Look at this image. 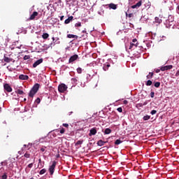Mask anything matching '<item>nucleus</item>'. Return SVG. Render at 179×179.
Returning <instances> with one entry per match:
<instances>
[{
  "mask_svg": "<svg viewBox=\"0 0 179 179\" xmlns=\"http://www.w3.org/2000/svg\"><path fill=\"white\" fill-rule=\"evenodd\" d=\"M156 113H157V111L156 110H152L151 112H150V114H152V115H155V114H156Z\"/></svg>",
  "mask_w": 179,
  "mask_h": 179,
  "instance_id": "obj_37",
  "label": "nucleus"
},
{
  "mask_svg": "<svg viewBox=\"0 0 179 179\" xmlns=\"http://www.w3.org/2000/svg\"><path fill=\"white\" fill-rule=\"evenodd\" d=\"M39 163H41V159H39Z\"/></svg>",
  "mask_w": 179,
  "mask_h": 179,
  "instance_id": "obj_59",
  "label": "nucleus"
},
{
  "mask_svg": "<svg viewBox=\"0 0 179 179\" xmlns=\"http://www.w3.org/2000/svg\"><path fill=\"white\" fill-rule=\"evenodd\" d=\"M150 97H152V99H153V97H155V92H150Z\"/></svg>",
  "mask_w": 179,
  "mask_h": 179,
  "instance_id": "obj_41",
  "label": "nucleus"
},
{
  "mask_svg": "<svg viewBox=\"0 0 179 179\" xmlns=\"http://www.w3.org/2000/svg\"><path fill=\"white\" fill-rule=\"evenodd\" d=\"M28 167H29V169H31V167H33V163L29 164L28 165Z\"/></svg>",
  "mask_w": 179,
  "mask_h": 179,
  "instance_id": "obj_47",
  "label": "nucleus"
},
{
  "mask_svg": "<svg viewBox=\"0 0 179 179\" xmlns=\"http://www.w3.org/2000/svg\"><path fill=\"white\" fill-rule=\"evenodd\" d=\"M152 83H153L152 82V80H148L146 82L145 85H146V86H152Z\"/></svg>",
  "mask_w": 179,
  "mask_h": 179,
  "instance_id": "obj_26",
  "label": "nucleus"
},
{
  "mask_svg": "<svg viewBox=\"0 0 179 179\" xmlns=\"http://www.w3.org/2000/svg\"><path fill=\"white\" fill-rule=\"evenodd\" d=\"M73 112H69V115H71V114H73Z\"/></svg>",
  "mask_w": 179,
  "mask_h": 179,
  "instance_id": "obj_53",
  "label": "nucleus"
},
{
  "mask_svg": "<svg viewBox=\"0 0 179 179\" xmlns=\"http://www.w3.org/2000/svg\"><path fill=\"white\" fill-rule=\"evenodd\" d=\"M136 41H137L136 38H134V39H133V41H132V42L134 43V44H135V43H136Z\"/></svg>",
  "mask_w": 179,
  "mask_h": 179,
  "instance_id": "obj_48",
  "label": "nucleus"
},
{
  "mask_svg": "<svg viewBox=\"0 0 179 179\" xmlns=\"http://www.w3.org/2000/svg\"><path fill=\"white\" fill-rule=\"evenodd\" d=\"M77 73H79V74L82 73V68L78 67L77 69Z\"/></svg>",
  "mask_w": 179,
  "mask_h": 179,
  "instance_id": "obj_32",
  "label": "nucleus"
},
{
  "mask_svg": "<svg viewBox=\"0 0 179 179\" xmlns=\"http://www.w3.org/2000/svg\"><path fill=\"white\" fill-rule=\"evenodd\" d=\"M45 173H47V169H43L40 171L39 174L40 176H43V174H45Z\"/></svg>",
  "mask_w": 179,
  "mask_h": 179,
  "instance_id": "obj_21",
  "label": "nucleus"
},
{
  "mask_svg": "<svg viewBox=\"0 0 179 179\" xmlns=\"http://www.w3.org/2000/svg\"><path fill=\"white\" fill-rule=\"evenodd\" d=\"M19 79L20 80H29V76L21 74L19 76Z\"/></svg>",
  "mask_w": 179,
  "mask_h": 179,
  "instance_id": "obj_9",
  "label": "nucleus"
},
{
  "mask_svg": "<svg viewBox=\"0 0 179 179\" xmlns=\"http://www.w3.org/2000/svg\"><path fill=\"white\" fill-rule=\"evenodd\" d=\"M138 7L136 6V4H135V5H133L132 6H131V8L132 9H136V8H138Z\"/></svg>",
  "mask_w": 179,
  "mask_h": 179,
  "instance_id": "obj_43",
  "label": "nucleus"
},
{
  "mask_svg": "<svg viewBox=\"0 0 179 179\" xmlns=\"http://www.w3.org/2000/svg\"><path fill=\"white\" fill-rule=\"evenodd\" d=\"M48 37H50V34H48L47 33H44L42 35V38H43V40H47V38H48Z\"/></svg>",
  "mask_w": 179,
  "mask_h": 179,
  "instance_id": "obj_17",
  "label": "nucleus"
},
{
  "mask_svg": "<svg viewBox=\"0 0 179 179\" xmlns=\"http://www.w3.org/2000/svg\"><path fill=\"white\" fill-rule=\"evenodd\" d=\"M60 20H64V15H62V17H60Z\"/></svg>",
  "mask_w": 179,
  "mask_h": 179,
  "instance_id": "obj_52",
  "label": "nucleus"
},
{
  "mask_svg": "<svg viewBox=\"0 0 179 179\" xmlns=\"http://www.w3.org/2000/svg\"><path fill=\"white\" fill-rule=\"evenodd\" d=\"M176 76H179V71H178L176 73Z\"/></svg>",
  "mask_w": 179,
  "mask_h": 179,
  "instance_id": "obj_51",
  "label": "nucleus"
},
{
  "mask_svg": "<svg viewBox=\"0 0 179 179\" xmlns=\"http://www.w3.org/2000/svg\"><path fill=\"white\" fill-rule=\"evenodd\" d=\"M4 90H6L8 93H10L12 92V87L9 85V84L6 83L3 85Z\"/></svg>",
  "mask_w": 179,
  "mask_h": 179,
  "instance_id": "obj_4",
  "label": "nucleus"
},
{
  "mask_svg": "<svg viewBox=\"0 0 179 179\" xmlns=\"http://www.w3.org/2000/svg\"><path fill=\"white\" fill-rule=\"evenodd\" d=\"M108 7L110 9H113L114 10H115V9H117V4L111 3L108 4Z\"/></svg>",
  "mask_w": 179,
  "mask_h": 179,
  "instance_id": "obj_13",
  "label": "nucleus"
},
{
  "mask_svg": "<svg viewBox=\"0 0 179 179\" xmlns=\"http://www.w3.org/2000/svg\"><path fill=\"white\" fill-rule=\"evenodd\" d=\"M137 8H140V6H142V1H139L138 3H136Z\"/></svg>",
  "mask_w": 179,
  "mask_h": 179,
  "instance_id": "obj_29",
  "label": "nucleus"
},
{
  "mask_svg": "<svg viewBox=\"0 0 179 179\" xmlns=\"http://www.w3.org/2000/svg\"><path fill=\"white\" fill-rule=\"evenodd\" d=\"M117 110L119 113H122V107L117 108Z\"/></svg>",
  "mask_w": 179,
  "mask_h": 179,
  "instance_id": "obj_40",
  "label": "nucleus"
},
{
  "mask_svg": "<svg viewBox=\"0 0 179 179\" xmlns=\"http://www.w3.org/2000/svg\"><path fill=\"white\" fill-rule=\"evenodd\" d=\"M3 60H4V62H8V63L12 62V59H10L8 57H4Z\"/></svg>",
  "mask_w": 179,
  "mask_h": 179,
  "instance_id": "obj_20",
  "label": "nucleus"
},
{
  "mask_svg": "<svg viewBox=\"0 0 179 179\" xmlns=\"http://www.w3.org/2000/svg\"><path fill=\"white\" fill-rule=\"evenodd\" d=\"M154 86L155 87H160V82H156Z\"/></svg>",
  "mask_w": 179,
  "mask_h": 179,
  "instance_id": "obj_30",
  "label": "nucleus"
},
{
  "mask_svg": "<svg viewBox=\"0 0 179 179\" xmlns=\"http://www.w3.org/2000/svg\"><path fill=\"white\" fill-rule=\"evenodd\" d=\"M155 23H162V19L159 18L158 17H155Z\"/></svg>",
  "mask_w": 179,
  "mask_h": 179,
  "instance_id": "obj_24",
  "label": "nucleus"
},
{
  "mask_svg": "<svg viewBox=\"0 0 179 179\" xmlns=\"http://www.w3.org/2000/svg\"><path fill=\"white\" fill-rule=\"evenodd\" d=\"M57 166V162L53 161L52 165L49 167V172L50 176H52L54 174V171H55V167Z\"/></svg>",
  "mask_w": 179,
  "mask_h": 179,
  "instance_id": "obj_2",
  "label": "nucleus"
},
{
  "mask_svg": "<svg viewBox=\"0 0 179 179\" xmlns=\"http://www.w3.org/2000/svg\"><path fill=\"white\" fill-rule=\"evenodd\" d=\"M82 143H83V141H78L76 142V145H82Z\"/></svg>",
  "mask_w": 179,
  "mask_h": 179,
  "instance_id": "obj_39",
  "label": "nucleus"
},
{
  "mask_svg": "<svg viewBox=\"0 0 179 179\" xmlns=\"http://www.w3.org/2000/svg\"><path fill=\"white\" fill-rule=\"evenodd\" d=\"M110 66V64L104 65L103 67V71H108V68Z\"/></svg>",
  "mask_w": 179,
  "mask_h": 179,
  "instance_id": "obj_22",
  "label": "nucleus"
},
{
  "mask_svg": "<svg viewBox=\"0 0 179 179\" xmlns=\"http://www.w3.org/2000/svg\"><path fill=\"white\" fill-rule=\"evenodd\" d=\"M123 103H124V104H128V101L124 100V101H123Z\"/></svg>",
  "mask_w": 179,
  "mask_h": 179,
  "instance_id": "obj_49",
  "label": "nucleus"
},
{
  "mask_svg": "<svg viewBox=\"0 0 179 179\" xmlns=\"http://www.w3.org/2000/svg\"><path fill=\"white\" fill-rule=\"evenodd\" d=\"M78 58H79V56L78 55H74L71 56L69 59V64H72L73 62H75V61H76Z\"/></svg>",
  "mask_w": 179,
  "mask_h": 179,
  "instance_id": "obj_3",
  "label": "nucleus"
},
{
  "mask_svg": "<svg viewBox=\"0 0 179 179\" xmlns=\"http://www.w3.org/2000/svg\"><path fill=\"white\" fill-rule=\"evenodd\" d=\"M40 64H43V59H39L33 64V68H37Z\"/></svg>",
  "mask_w": 179,
  "mask_h": 179,
  "instance_id": "obj_6",
  "label": "nucleus"
},
{
  "mask_svg": "<svg viewBox=\"0 0 179 179\" xmlns=\"http://www.w3.org/2000/svg\"><path fill=\"white\" fill-rule=\"evenodd\" d=\"M62 125L63 127H65V128H68V127H69V124L66 123H64Z\"/></svg>",
  "mask_w": 179,
  "mask_h": 179,
  "instance_id": "obj_44",
  "label": "nucleus"
},
{
  "mask_svg": "<svg viewBox=\"0 0 179 179\" xmlns=\"http://www.w3.org/2000/svg\"><path fill=\"white\" fill-rule=\"evenodd\" d=\"M30 179H34V178H31Z\"/></svg>",
  "mask_w": 179,
  "mask_h": 179,
  "instance_id": "obj_60",
  "label": "nucleus"
},
{
  "mask_svg": "<svg viewBox=\"0 0 179 179\" xmlns=\"http://www.w3.org/2000/svg\"><path fill=\"white\" fill-rule=\"evenodd\" d=\"M38 89H40V84L36 83L33 86L31 90H34L37 93L38 92Z\"/></svg>",
  "mask_w": 179,
  "mask_h": 179,
  "instance_id": "obj_10",
  "label": "nucleus"
},
{
  "mask_svg": "<svg viewBox=\"0 0 179 179\" xmlns=\"http://www.w3.org/2000/svg\"><path fill=\"white\" fill-rule=\"evenodd\" d=\"M37 93L36 91H34L33 90H31L29 94V97H34V95Z\"/></svg>",
  "mask_w": 179,
  "mask_h": 179,
  "instance_id": "obj_15",
  "label": "nucleus"
},
{
  "mask_svg": "<svg viewBox=\"0 0 179 179\" xmlns=\"http://www.w3.org/2000/svg\"><path fill=\"white\" fill-rule=\"evenodd\" d=\"M36 16H38V13L37 11H34L31 16L29 17V18L28 19V20H34V19H36Z\"/></svg>",
  "mask_w": 179,
  "mask_h": 179,
  "instance_id": "obj_5",
  "label": "nucleus"
},
{
  "mask_svg": "<svg viewBox=\"0 0 179 179\" xmlns=\"http://www.w3.org/2000/svg\"><path fill=\"white\" fill-rule=\"evenodd\" d=\"M128 17H134V13H129Z\"/></svg>",
  "mask_w": 179,
  "mask_h": 179,
  "instance_id": "obj_45",
  "label": "nucleus"
},
{
  "mask_svg": "<svg viewBox=\"0 0 179 179\" xmlns=\"http://www.w3.org/2000/svg\"><path fill=\"white\" fill-rule=\"evenodd\" d=\"M52 41H55V38H54V37H52Z\"/></svg>",
  "mask_w": 179,
  "mask_h": 179,
  "instance_id": "obj_54",
  "label": "nucleus"
},
{
  "mask_svg": "<svg viewBox=\"0 0 179 179\" xmlns=\"http://www.w3.org/2000/svg\"><path fill=\"white\" fill-rule=\"evenodd\" d=\"M73 20V16H70L64 21L65 24H69Z\"/></svg>",
  "mask_w": 179,
  "mask_h": 179,
  "instance_id": "obj_11",
  "label": "nucleus"
},
{
  "mask_svg": "<svg viewBox=\"0 0 179 179\" xmlns=\"http://www.w3.org/2000/svg\"><path fill=\"white\" fill-rule=\"evenodd\" d=\"M83 34L86 33V30H83Z\"/></svg>",
  "mask_w": 179,
  "mask_h": 179,
  "instance_id": "obj_55",
  "label": "nucleus"
},
{
  "mask_svg": "<svg viewBox=\"0 0 179 179\" xmlns=\"http://www.w3.org/2000/svg\"><path fill=\"white\" fill-rule=\"evenodd\" d=\"M60 134H65V129L64 128H62L59 131Z\"/></svg>",
  "mask_w": 179,
  "mask_h": 179,
  "instance_id": "obj_35",
  "label": "nucleus"
},
{
  "mask_svg": "<svg viewBox=\"0 0 179 179\" xmlns=\"http://www.w3.org/2000/svg\"><path fill=\"white\" fill-rule=\"evenodd\" d=\"M17 94H24V92H23V90H17Z\"/></svg>",
  "mask_w": 179,
  "mask_h": 179,
  "instance_id": "obj_34",
  "label": "nucleus"
},
{
  "mask_svg": "<svg viewBox=\"0 0 179 179\" xmlns=\"http://www.w3.org/2000/svg\"><path fill=\"white\" fill-rule=\"evenodd\" d=\"M24 157H26L27 159H29L30 157V154H29L28 152H26L24 155Z\"/></svg>",
  "mask_w": 179,
  "mask_h": 179,
  "instance_id": "obj_33",
  "label": "nucleus"
},
{
  "mask_svg": "<svg viewBox=\"0 0 179 179\" xmlns=\"http://www.w3.org/2000/svg\"><path fill=\"white\" fill-rule=\"evenodd\" d=\"M136 47H138V43H131L129 48V50H135V48H136Z\"/></svg>",
  "mask_w": 179,
  "mask_h": 179,
  "instance_id": "obj_12",
  "label": "nucleus"
},
{
  "mask_svg": "<svg viewBox=\"0 0 179 179\" xmlns=\"http://www.w3.org/2000/svg\"><path fill=\"white\" fill-rule=\"evenodd\" d=\"M41 150L42 152H45V148H41Z\"/></svg>",
  "mask_w": 179,
  "mask_h": 179,
  "instance_id": "obj_50",
  "label": "nucleus"
},
{
  "mask_svg": "<svg viewBox=\"0 0 179 179\" xmlns=\"http://www.w3.org/2000/svg\"><path fill=\"white\" fill-rule=\"evenodd\" d=\"M26 100H27L26 98H24V101H26Z\"/></svg>",
  "mask_w": 179,
  "mask_h": 179,
  "instance_id": "obj_58",
  "label": "nucleus"
},
{
  "mask_svg": "<svg viewBox=\"0 0 179 179\" xmlns=\"http://www.w3.org/2000/svg\"><path fill=\"white\" fill-rule=\"evenodd\" d=\"M0 179H8V173H4L3 176H1Z\"/></svg>",
  "mask_w": 179,
  "mask_h": 179,
  "instance_id": "obj_23",
  "label": "nucleus"
},
{
  "mask_svg": "<svg viewBox=\"0 0 179 179\" xmlns=\"http://www.w3.org/2000/svg\"><path fill=\"white\" fill-rule=\"evenodd\" d=\"M128 15H129L128 13H126V16H127V17H128Z\"/></svg>",
  "mask_w": 179,
  "mask_h": 179,
  "instance_id": "obj_57",
  "label": "nucleus"
},
{
  "mask_svg": "<svg viewBox=\"0 0 179 179\" xmlns=\"http://www.w3.org/2000/svg\"><path fill=\"white\" fill-rule=\"evenodd\" d=\"M160 71H162L161 69H155L156 73H159V72H160Z\"/></svg>",
  "mask_w": 179,
  "mask_h": 179,
  "instance_id": "obj_46",
  "label": "nucleus"
},
{
  "mask_svg": "<svg viewBox=\"0 0 179 179\" xmlns=\"http://www.w3.org/2000/svg\"><path fill=\"white\" fill-rule=\"evenodd\" d=\"M112 131L110 128H106L104 131V134L105 135H110L111 134Z\"/></svg>",
  "mask_w": 179,
  "mask_h": 179,
  "instance_id": "obj_16",
  "label": "nucleus"
},
{
  "mask_svg": "<svg viewBox=\"0 0 179 179\" xmlns=\"http://www.w3.org/2000/svg\"><path fill=\"white\" fill-rule=\"evenodd\" d=\"M143 121H148V120H150V115H145L143 117Z\"/></svg>",
  "mask_w": 179,
  "mask_h": 179,
  "instance_id": "obj_25",
  "label": "nucleus"
},
{
  "mask_svg": "<svg viewBox=\"0 0 179 179\" xmlns=\"http://www.w3.org/2000/svg\"><path fill=\"white\" fill-rule=\"evenodd\" d=\"M145 105H146V103H144V104L138 103V104H137V106L138 107H143V106H145Z\"/></svg>",
  "mask_w": 179,
  "mask_h": 179,
  "instance_id": "obj_42",
  "label": "nucleus"
},
{
  "mask_svg": "<svg viewBox=\"0 0 179 179\" xmlns=\"http://www.w3.org/2000/svg\"><path fill=\"white\" fill-rule=\"evenodd\" d=\"M67 90L68 86H66V85L64 83L60 84L58 87V91L59 92V93H64V92H66Z\"/></svg>",
  "mask_w": 179,
  "mask_h": 179,
  "instance_id": "obj_1",
  "label": "nucleus"
},
{
  "mask_svg": "<svg viewBox=\"0 0 179 179\" xmlns=\"http://www.w3.org/2000/svg\"><path fill=\"white\" fill-rule=\"evenodd\" d=\"M68 38H78V36L73 34H68Z\"/></svg>",
  "mask_w": 179,
  "mask_h": 179,
  "instance_id": "obj_19",
  "label": "nucleus"
},
{
  "mask_svg": "<svg viewBox=\"0 0 179 179\" xmlns=\"http://www.w3.org/2000/svg\"><path fill=\"white\" fill-rule=\"evenodd\" d=\"M155 73L153 72H150L149 75L146 76L147 79H152L153 78Z\"/></svg>",
  "mask_w": 179,
  "mask_h": 179,
  "instance_id": "obj_18",
  "label": "nucleus"
},
{
  "mask_svg": "<svg viewBox=\"0 0 179 179\" xmlns=\"http://www.w3.org/2000/svg\"><path fill=\"white\" fill-rule=\"evenodd\" d=\"M120 143H122V141L120 139H117L115 141V145H120Z\"/></svg>",
  "mask_w": 179,
  "mask_h": 179,
  "instance_id": "obj_28",
  "label": "nucleus"
},
{
  "mask_svg": "<svg viewBox=\"0 0 179 179\" xmlns=\"http://www.w3.org/2000/svg\"><path fill=\"white\" fill-rule=\"evenodd\" d=\"M24 61H26V60H27V59H30V57H29V55H25V56L24 57Z\"/></svg>",
  "mask_w": 179,
  "mask_h": 179,
  "instance_id": "obj_38",
  "label": "nucleus"
},
{
  "mask_svg": "<svg viewBox=\"0 0 179 179\" xmlns=\"http://www.w3.org/2000/svg\"><path fill=\"white\" fill-rule=\"evenodd\" d=\"M169 69H173V65H168L161 67V71H169Z\"/></svg>",
  "mask_w": 179,
  "mask_h": 179,
  "instance_id": "obj_7",
  "label": "nucleus"
},
{
  "mask_svg": "<svg viewBox=\"0 0 179 179\" xmlns=\"http://www.w3.org/2000/svg\"><path fill=\"white\" fill-rule=\"evenodd\" d=\"M2 111V108L0 107V113Z\"/></svg>",
  "mask_w": 179,
  "mask_h": 179,
  "instance_id": "obj_56",
  "label": "nucleus"
},
{
  "mask_svg": "<svg viewBox=\"0 0 179 179\" xmlns=\"http://www.w3.org/2000/svg\"><path fill=\"white\" fill-rule=\"evenodd\" d=\"M105 143H107V141H103V140H99V141L97 142L98 146H104V144H105Z\"/></svg>",
  "mask_w": 179,
  "mask_h": 179,
  "instance_id": "obj_14",
  "label": "nucleus"
},
{
  "mask_svg": "<svg viewBox=\"0 0 179 179\" xmlns=\"http://www.w3.org/2000/svg\"><path fill=\"white\" fill-rule=\"evenodd\" d=\"M41 101V99H40V98H37L36 99V103H37V104H40V102Z\"/></svg>",
  "mask_w": 179,
  "mask_h": 179,
  "instance_id": "obj_36",
  "label": "nucleus"
},
{
  "mask_svg": "<svg viewBox=\"0 0 179 179\" xmlns=\"http://www.w3.org/2000/svg\"><path fill=\"white\" fill-rule=\"evenodd\" d=\"M97 134V129L94 127L90 130L89 136H92V135H96Z\"/></svg>",
  "mask_w": 179,
  "mask_h": 179,
  "instance_id": "obj_8",
  "label": "nucleus"
},
{
  "mask_svg": "<svg viewBox=\"0 0 179 179\" xmlns=\"http://www.w3.org/2000/svg\"><path fill=\"white\" fill-rule=\"evenodd\" d=\"M0 76H1V73H0Z\"/></svg>",
  "mask_w": 179,
  "mask_h": 179,
  "instance_id": "obj_61",
  "label": "nucleus"
},
{
  "mask_svg": "<svg viewBox=\"0 0 179 179\" xmlns=\"http://www.w3.org/2000/svg\"><path fill=\"white\" fill-rule=\"evenodd\" d=\"M82 26L81 22H77L75 24V27H80Z\"/></svg>",
  "mask_w": 179,
  "mask_h": 179,
  "instance_id": "obj_31",
  "label": "nucleus"
},
{
  "mask_svg": "<svg viewBox=\"0 0 179 179\" xmlns=\"http://www.w3.org/2000/svg\"><path fill=\"white\" fill-rule=\"evenodd\" d=\"M71 82H73V85H78V79L72 78Z\"/></svg>",
  "mask_w": 179,
  "mask_h": 179,
  "instance_id": "obj_27",
  "label": "nucleus"
}]
</instances>
